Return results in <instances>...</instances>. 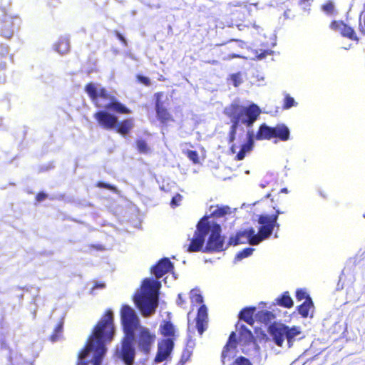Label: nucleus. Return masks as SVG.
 I'll return each mask as SVG.
<instances>
[{
	"label": "nucleus",
	"instance_id": "obj_1",
	"mask_svg": "<svg viewBox=\"0 0 365 365\" xmlns=\"http://www.w3.org/2000/svg\"><path fill=\"white\" fill-rule=\"evenodd\" d=\"M228 206H211L210 216H205L197 225L192 237L189 239L187 251L195 252H220L223 250L224 240L220 235L221 227L214 218H220L230 213Z\"/></svg>",
	"mask_w": 365,
	"mask_h": 365
},
{
	"label": "nucleus",
	"instance_id": "obj_2",
	"mask_svg": "<svg viewBox=\"0 0 365 365\" xmlns=\"http://www.w3.org/2000/svg\"><path fill=\"white\" fill-rule=\"evenodd\" d=\"M113 312L108 310L95 327L85 349L79 354L78 365H101L106 345L114 335Z\"/></svg>",
	"mask_w": 365,
	"mask_h": 365
},
{
	"label": "nucleus",
	"instance_id": "obj_3",
	"mask_svg": "<svg viewBox=\"0 0 365 365\" xmlns=\"http://www.w3.org/2000/svg\"><path fill=\"white\" fill-rule=\"evenodd\" d=\"M277 215L259 216L258 222L260 225V227L257 233L252 227L240 230L235 237L230 238L229 242L225 247V245H223V250L230 245L235 246L239 244L249 243L252 246L257 245L272 235L274 227L277 225Z\"/></svg>",
	"mask_w": 365,
	"mask_h": 365
},
{
	"label": "nucleus",
	"instance_id": "obj_4",
	"mask_svg": "<svg viewBox=\"0 0 365 365\" xmlns=\"http://www.w3.org/2000/svg\"><path fill=\"white\" fill-rule=\"evenodd\" d=\"M160 287V282L148 278L143 282L140 289L136 292L134 301L143 317H148L155 313L158 306Z\"/></svg>",
	"mask_w": 365,
	"mask_h": 365
},
{
	"label": "nucleus",
	"instance_id": "obj_5",
	"mask_svg": "<svg viewBox=\"0 0 365 365\" xmlns=\"http://www.w3.org/2000/svg\"><path fill=\"white\" fill-rule=\"evenodd\" d=\"M225 113L231 118L232 123L230 133V142L231 143L235 139L236 130L240 124L251 127L259 116L260 110L259 107L255 104L247 108L235 101L225 108Z\"/></svg>",
	"mask_w": 365,
	"mask_h": 365
},
{
	"label": "nucleus",
	"instance_id": "obj_6",
	"mask_svg": "<svg viewBox=\"0 0 365 365\" xmlns=\"http://www.w3.org/2000/svg\"><path fill=\"white\" fill-rule=\"evenodd\" d=\"M272 341L279 346L289 349L302 334L299 327H289L283 324H274L269 328Z\"/></svg>",
	"mask_w": 365,
	"mask_h": 365
},
{
	"label": "nucleus",
	"instance_id": "obj_7",
	"mask_svg": "<svg viewBox=\"0 0 365 365\" xmlns=\"http://www.w3.org/2000/svg\"><path fill=\"white\" fill-rule=\"evenodd\" d=\"M155 340V332L143 326L138 328L134 333L133 341L136 342L138 349L145 354L150 353Z\"/></svg>",
	"mask_w": 365,
	"mask_h": 365
},
{
	"label": "nucleus",
	"instance_id": "obj_8",
	"mask_svg": "<svg viewBox=\"0 0 365 365\" xmlns=\"http://www.w3.org/2000/svg\"><path fill=\"white\" fill-rule=\"evenodd\" d=\"M120 316L125 335L134 336L135 331L142 327L135 311L130 307L125 305L121 309Z\"/></svg>",
	"mask_w": 365,
	"mask_h": 365
},
{
	"label": "nucleus",
	"instance_id": "obj_9",
	"mask_svg": "<svg viewBox=\"0 0 365 365\" xmlns=\"http://www.w3.org/2000/svg\"><path fill=\"white\" fill-rule=\"evenodd\" d=\"M91 100L99 108L113 110L118 113H128L130 110L123 104L109 99L106 93H88Z\"/></svg>",
	"mask_w": 365,
	"mask_h": 365
},
{
	"label": "nucleus",
	"instance_id": "obj_10",
	"mask_svg": "<svg viewBox=\"0 0 365 365\" xmlns=\"http://www.w3.org/2000/svg\"><path fill=\"white\" fill-rule=\"evenodd\" d=\"M133 336L125 335L120 347L116 349L117 356L121 359L126 365L133 364L135 355V349L133 346Z\"/></svg>",
	"mask_w": 365,
	"mask_h": 365
},
{
	"label": "nucleus",
	"instance_id": "obj_11",
	"mask_svg": "<svg viewBox=\"0 0 365 365\" xmlns=\"http://www.w3.org/2000/svg\"><path fill=\"white\" fill-rule=\"evenodd\" d=\"M1 11L3 13L1 32L2 35L9 38L14 34V26L20 24V19L17 16L9 15L6 6H0Z\"/></svg>",
	"mask_w": 365,
	"mask_h": 365
},
{
	"label": "nucleus",
	"instance_id": "obj_12",
	"mask_svg": "<svg viewBox=\"0 0 365 365\" xmlns=\"http://www.w3.org/2000/svg\"><path fill=\"white\" fill-rule=\"evenodd\" d=\"M95 119L98 121L100 126L105 129H114L118 127V118L110 113L108 110H101L94 115Z\"/></svg>",
	"mask_w": 365,
	"mask_h": 365
},
{
	"label": "nucleus",
	"instance_id": "obj_13",
	"mask_svg": "<svg viewBox=\"0 0 365 365\" xmlns=\"http://www.w3.org/2000/svg\"><path fill=\"white\" fill-rule=\"evenodd\" d=\"M207 324V307L205 305H202L197 312L196 317V324L195 326H192L188 319V331H192L195 329H197L200 335L202 334L205 330Z\"/></svg>",
	"mask_w": 365,
	"mask_h": 365
},
{
	"label": "nucleus",
	"instance_id": "obj_14",
	"mask_svg": "<svg viewBox=\"0 0 365 365\" xmlns=\"http://www.w3.org/2000/svg\"><path fill=\"white\" fill-rule=\"evenodd\" d=\"M173 348V340L167 339L158 344V350L155 359L156 363L163 361L170 355Z\"/></svg>",
	"mask_w": 365,
	"mask_h": 365
},
{
	"label": "nucleus",
	"instance_id": "obj_15",
	"mask_svg": "<svg viewBox=\"0 0 365 365\" xmlns=\"http://www.w3.org/2000/svg\"><path fill=\"white\" fill-rule=\"evenodd\" d=\"M330 27L334 31H339L344 37H347L351 40L358 41V38L356 36L354 30L342 21H334L331 22Z\"/></svg>",
	"mask_w": 365,
	"mask_h": 365
},
{
	"label": "nucleus",
	"instance_id": "obj_16",
	"mask_svg": "<svg viewBox=\"0 0 365 365\" xmlns=\"http://www.w3.org/2000/svg\"><path fill=\"white\" fill-rule=\"evenodd\" d=\"M235 349H236V340H235V334L232 332L230 337L229 341L225 346L222 353V363H225V359L227 358L228 359L232 358L235 355Z\"/></svg>",
	"mask_w": 365,
	"mask_h": 365
},
{
	"label": "nucleus",
	"instance_id": "obj_17",
	"mask_svg": "<svg viewBox=\"0 0 365 365\" xmlns=\"http://www.w3.org/2000/svg\"><path fill=\"white\" fill-rule=\"evenodd\" d=\"M173 268V264L168 258L161 259L158 264L153 268V272L156 278L161 277L163 274L168 273Z\"/></svg>",
	"mask_w": 365,
	"mask_h": 365
},
{
	"label": "nucleus",
	"instance_id": "obj_18",
	"mask_svg": "<svg viewBox=\"0 0 365 365\" xmlns=\"http://www.w3.org/2000/svg\"><path fill=\"white\" fill-rule=\"evenodd\" d=\"M162 93H158L156 96V111L158 118L163 123H168L173 120L171 115L164 109L161 103Z\"/></svg>",
	"mask_w": 365,
	"mask_h": 365
},
{
	"label": "nucleus",
	"instance_id": "obj_19",
	"mask_svg": "<svg viewBox=\"0 0 365 365\" xmlns=\"http://www.w3.org/2000/svg\"><path fill=\"white\" fill-rule=\"evenodd\" d=\"M247 143L243 144L241 147L240 152L237 155V158L239 160L244 159L247 153L252 150L254 145V133L248 130L247 134Z\"/></svg>",
	"mask_w": 365,
	"mask_h": 365
},
{
	"label": "nucleus",
	"instance_id": "obj_20",
	"mask_svg": "<svg viewBox=\"0 0 365 365\" xmlns=\"http://www.w3.org/2000/svg\"><path fill=\"white\" fill-rule=\"evenodd\" d=\"M54 50L61 55L67 53L70 50L69 38L66 36H61L53 46Z\"/></svg>",
	"mask_w": 365,
	"mask_h": 365
},
{
	"label": "nucleus",
	"instance_id": "obj_21",
	"mask_svg": "<svg viewBox=\"0 0 365 365\" xmlns=\"http://www.w3.org/2000/svg\"><path fill=\"white\" fill-rule=\"evenodd\" d=\"M237 328L240 334V341L244 344L250 343L253 339V336L250 330H249L245 325L237 324Z\"/></svg>",
	"mask_w": 365,
	"mask_h": 365
},
{
	"label": "nucleus",
	"instance_id": "obj_22",
	"mask_svg": "<svg viewBox=\"0 0 365 365\" xmlns=\"http://www.w3.org/2000/svg\"><path fill=\"white\" fill-rule=\"evenodd\" d=\"M274 137L273 128L267 126L266 124H263L260 126L259 131L257 132L255 138L257 140L270 139Z\"/></svg>",
	"mask_w": 365,
	"mask_h": 365
},
{
	"label": "nucleus",
	"instance_id": "obj_23",
	"mask_svg": "<svg viewBox=\"0 0 365 365\" xmlns=\"http://www.w3.org/2000/svg\"><path fill=\"white\" fill-rule=\"evenodd\" d=\"M274 137H277L283 141H286L289 138V130L284 125H278L273 128Z\"/></svg>",
	"mask_w": 365,
	"mask_h": 365
},
{
	"label": "nucleus",
	"instance_id": "obj_24",
	"mask_svg": "<svg viewBox=\"0 0 365 365\" xmlns=\"http://www.w3.org/2000/svg\"><path fill=\"white\" fill-rule=\"evenodd\" d=\"M299 313L303 317H307L309 314L311 315L314 311V305L311 298L307 299L298 308Z\"/></svg>",
	"mask_w": 365,
	"mask_h": 365
},
{
	"label": "nucleus",
	"instance_id": "obj_25",
	"mask_svg": "<svg viewBox=\"0 0 365 365\" xmlns=\"http://www.w3.org/2000/svg\"><path fill=\"white\" fill-rule=\"evenodd\" d=\"M133 127V122L132 119H127L123 120L120 124L118 123L117 132L123 135H125Z\"/></svg>",
	"mask_w": 365,
	"mask_h": 365
},
{
	"label": "nucleus",
	"instance_id": "obj_26",
	"mask_svg": "<svg viewBox=\"0 0 365 365\" xmlns=\"http://www.w3.org/2000/svg\"><path fill=\"white\" fill-rule=\"evenodd\" d=\"M255 310V308H247L243 309L240 314V319H242L247 324L252 325V323L254 322L252 316Z\"/></svg>",
	"mask_w": 365,
	"mask_h": 365
},
{
	"label": "nucleus",
	"instance_id": "obj_27",
	"mask_svg": "<svg viewBox=\"0 0 365 365\" xmlns=\"http://www.w3.org/2000/svg\"><path fill=\"white\" fill-rule=\"evenodd\" d=\"M277 304L280 306L289 308L293 305V301L287 292H285L281 297L277 298Z\"/></svg>",
	"mask_w": 365,
	"mask_h": 365
},
{
	"label": "nucleus",
	"instance_id": "obj_28",
	"mask_svg": "<svg viewBox=\"0 0 365 365\" xmlns=\"http://www.w3.org/2000/svg\"><path fill=\"white\" fill-rule=\"evenodd\" d=\"M242 76H243V74L241 72H238V73H233V74L230 75V78H228L229 84H232L234 86L237 87L243 81Z\"/></svg>",
	"mask_w": 365,
	"mask_h": 365
},
{
	"label": "nucleus",
	"instance_id": "obj_29",
	"mask_svg": "<svg viewBox=\"0 0 365 365\" xmlns=\"http://www.w3.org/2000/svg\"><path fill=\"white\" fill-rule=\"evenodd\" d=\"M161 333L165 336H173L175 334V327L170 322H165L161 327Z\"/></svg>",
	"mask_w": 365,
	"mask_h": 365
},
{
	"label": "nucleus",
	"instance_id": "obj_30",
	"mask_svg": "<svg viewBox=\"0 0 365 365\" xmlns=\"http://www.w3.org/2000/svg\"><path fill=\"white\" fill-rule=\"evenodd\" d=\"M63 331V322H60L54 330V333L51 336V340L52 342L58 341L61 337Z\"/></svg>",
	"mask_w": 365,
	"mask_h": 365
},
{
	"label": "nucleus",
	"instance_id": "obj_31",
	"mask_svg": "<svg viewBox=\"0 0 365 365\" xmlns=\"http://www.w3.org/2000/svg\"><path fill=\"white\" fill-rule=\"evenodd\" d=\"M190 299L192 304H201L203 302L202 297L197 289L190 292Z\"/></svg>",
	"mask_w": 365,
	"mask_h": 365
},
{
	"label": "nucleus",
	"instance_id": "obj_32",
	"mask_svg": "<svg viewBox=\"0 0 365 365\" xmlns=\"http://www.w3.org/2000/svg\"><path fill=\"white\" fill-rule=\"evenodd\" d=\"M254 251V249L252 248H247L242 250V252H239L236 256V259L241 260L243 258L247 257L250 256Z\"/></svg>",
	"mask_w": 365,
	"mask_h": 365
},
{
	"label": "nucleus",
	"instance_id": "obj_33",
	"mask_svg": "<svg viewBox=\"0 0 365 365\" xmlns=\"http://www.w3.org/2000/svg\"><path fill=\"white\" fill-rule=\"evenodd\" d=\"M137 148L140 153H147L149 151V148L147 143L142 140H139L136 143Z\"/></svg>",
	"mask_w": 365,
	"mask_h": 365
},
{
	"label": "nucleus",
	"instance_id": "obj_34",
	"mask_svg": "<svg viewBox=\"0 0 365 365\" xmlns=\"http://www.w3.org/2000/svg\"><path fill=\"white\" fill-rule=\"evenodd\" d=\"M187 155V158L192 160L194 163H199V156L196 151L190 150H187L186 152H185Z\"/></svg>",
	"mask_w": 365,
	"mask_h": 365
},
{
	"label": "nucleus",
	"instance_id": "obj_35",
	"mask_svg": "<svg viewBox=\"0 0 365 365\" xmlns=\"http://www.w3.org/2000/svg\"><path fill=\"white\" fill-rule=\"evenodd\" d=\"M297 105L294 99L289 96H287L284 99V108L286 109L290 108L292 106H294Z\"/></svg>",
	"mask_w": 365,
	"mask_h": 365
},
{
	"label": "nucleus",
	"instance_id": "obj_36",
	"mask_svg": "<svg viewBox=\"0 0 365 365\" xmlns=\"http://www.w3.org/2000/svg\"><path fill=\"white\" fill-rule=\"evenodd\" d=\"M182 197L180 194H177L174 197H173V199L170 202L171 207H175L176 206H178L180 202L182 200Z\"/></svg>",
	"mask_w": 365,
	"mask_h": 365
},
{
	"label": "nucleus",
	"instance_id": "obj_37",
	"mask_svg": "<svg viewBox=\"0 0 365 365\" xmlns=\"http://www.w3.org/2000/svg\"><path fill=\"white\" fill-rule=\"evenodd\" d=\"M297 298L299 300H302L305 299V300L308 298H310L307 292L303 289L297 290Z\"/></svg>",
	"mask_w": 365,
	"mask_h": 365
},
{
	"label": "nucleus",
	"instance_id": "obj_38",
	"mask_svg": "<svg viewBox=\"0 0 365 365\" xmlns=\"http://www.w3.org/2000/svg\"><path fill=\"white\" fill-rule=\"evenodd\" d=\"M137 79L140 83H142L143 85L148 86L150 84V79L148 77L144 76L143 75H138Z\"/></svg>",
	"mask_w": 365,
	"mask_h": 365
},
{
	"label": "nucleus",
	"instance_id": "obj_39",
	"mask_svg": "<svg viewBox=\"0 0 365 365\" xmlns=\"http://www.w3.org/2000/svg\"><path fill=\"white\" fill-rule=\"evenodd\" d=\"M322 9L327 14H331L334 10V4L331 2L327 3L323 5Z\"/></svg>",
	"mask_w": 365,
	"mask_h": 365
},
{
	"label": "nucleus",
	"instance_id": "obj_40",
	"mask_svg": "<svg viewBox=\"0 0 365 365\" xmlns=\"http://www.w3.org/2000/svg\"><path fill=\"white\" fill-rule=\"evenodd\" d=\"M85 91H98V88H96V85L93 83H88L86 86Z\"/></svg>",
	"mask_w": 365,
	"mask_h": 365
},
{
	"label": "nucleus",
	"instance_id": "obj_41",
	"mask_svg": "<svg viewBox=\"0 0 365 365\" xmlns=\"http://www.w3.org/2000/svg\"><path fill=\"white\" fill-rule=\"evenodd\" d=\"M115 36L125 46H127V40L118 31H115Z\"/></svg>",
	"mask_w": 365,
	"mask_h": 365
},
{
	"label": "nucleus",
	"instance_id": "obj_42",
	"mask_svg": "<svg viewBox=\"0 0 365 365\" xmlns=\"http://www.w3.org/2000/svg\"><path fill=\"white\" fill-rule=\"evenodd\" d=\"M363 14V12L360 15V17H359V30L361 32V34H363L364 35H365V14H364V26H363L361 25V16Z\"/></svg>",
	"mask_w": 365,
	"mask_h": 365
},
{
	"label": "nucleus",
	"instance_id": "obj_43",
	"mask_svg": "<svg viewBox=\"0 0 365 365\" xmlns=\"http://www.w3.org/2000/svg\"><path fill=\"white\" fill-rule=\"evenodd\" d=\"M244 58L245 57L242 56H240L239 54H235V53H232L231 55H229L227 58H225V59L226 60H230L232 58Z\"/></svg>",
	"mask_w": 365,
	"mask_h": 365
},
{
	"label": "nucleus",
	"instance_id": "obj_44",
	"mask_svg": "<svg viewBox=\"0 0 365 365\" xmlns=\"http://www.w3.org/2000/svg\"><path fill=\"white\" fill-rule=\"evenodd\" d=\"M271 52H269V51H264L262 53H260L257 57L259 59H262L266 57L267 55L269 54Z\"/></svg>",
	"mask_w": 365,
	"mask_h": 365
},
{
	"label": "nucleus",
	"instance_id": "obj_45",
	"mask_svg": "<svg viewBox=\"0 0 365 365\" xmlns=\"http://www.w3.org/2000/svg\"><path fill=\"white\" fill-rule=\"evenodd\" d=\"M46 197V194H44V193H39V194L36 196V200H37V201H38V202H41V201H43Z\"/></svg>",
	"mask_w": 365,
	"mask_h": 365
},
{
	"label": "nucleus",
	"instance_id": "obj_46",
	"mask_svg": "<svg viewBox=\"0 0 365 365\" xmlns=\"http://www.w3.org/2000/svg\"><path fill=\"white\" fill-rule=\"evenodd\" d=\"M184 302H185V301L182 298V294H178V299L177 300L178 305L182 306L184 304Z\"/></svg>",
	"mask_w": 365,
	"mask_h": 365
},
{
	"label": "nucleus",
	"instance_id": "obj_47",
	"mask_svg": "<svg viewBox=\"0 0 365 365\" xmlns=\"http://www.w3.org/2000/svg\"><path fill=\"white\" fill-rule=\"evenodd\" d=\"M263 314L264 315V317H266L267 318V319L270 320L272 317H274V315L269 312H265L264 313H263Z\"/></svg>",
	"mask_w": 365,
	"mask_h": 365
},
{
	"label": "nucleus",
	"instance_id": "obj_48",
	"mask_svg": "<svg viewBox=\"0 0 365 365\" xmlns=\"http://www.w3.org/2000/svg\"><path fill=\"white\" fill-rule=\"evenodd\" d=\"M100 187H106V188H108V189H110V190H114V187L110 186V185H106L104 183H99L98 185Z\"/></svg>",
	"mask_w": 365,
	"mask_h": 365
},
{
	"label": "nucleus",
	"instance_id": "obj_49",
	"mask_svg": "<svg viewBox=\"0 0 365 365\" xmlns=\"http://www.w3.org/2000/svg\"><path fill=\"white\" fill-rule=\"evenodd\" d=\"M281 192H284V193H287L288 192V190L287 188H282L281 190Z\"/></svg>",
	"mask_w": 365,
	"mask_h": 365
},
{
	"label": "nucleus",
	"instance_id": "obj_50",
	"mask_svg": "<svg viewBox=\"0 0 365 365\" xmlns=\"http://www.w3.org/2000/svg\"><path fill=\"white\" fill-rule=\"evenodd\" d=\"M104 287V285H103V284H97V285H96V287H96V288H97V287Z\"/></svg>",
	"mask_w": 365,
	"mask_h": 365
},
{
	"label": "nucleus",
	"instance_id": "obj_51",
	"mask_svg": "<svg viewBox=\"0 0 365 365\" xmlns=\"http://www.w3.org/2000/svg\"><path fill=\"white\" fill-rule=\"evenodd\" d=\"M231 150H232V153H235V149L234 145L232 146Z\"/></svg>",
	"mask_w": 365,
	"mask_h": 365
},
{
	"label": "nucleus",
	"instance_id": "obj_52",
	"mask_svg": "<svg viewBox=\"0 0 365 365\" xmlns=\"http://www.w3.org/2000/svg\"><path fill=\"white\" fill-rule=\"evenodd\" d=\"M99 91L103 92L106 91L105 88H101Z\"/></svg>",
	"mask_w": 365,
	"mask_h": 365
}]
</instances>
